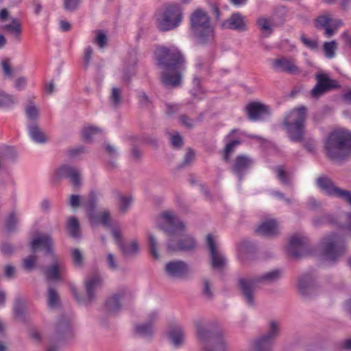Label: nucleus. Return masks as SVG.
I'll return each mask as SVG.
<instances>
[{
	"label": "nucleus",
	"instance_id": "nucleus-39",
	"mask_svg": "<svg viewBox=\"0 0 351 351\" xmlns=\"http://www.w3.org/2000/svg\"><path fill=\"white\" fill-rule=\"evenodd\" d=\"M102 147L110 158L108 162V167L111 169H115L117 166L115 160L118 156V152L117 149L108 142H104L102 145Z\"/></svg>",
	"mask_w": 351,
	"mask_h": 351
},
{
	"label": "nucleus",
	"instance_id": "nucleus-11",
	"mask_svg": "<svg viewBox=\"0 0 351 351\" xmlns=\"http://www.w3.org/2000/svg\"><path fill=\"white\" fill-rule=\"evenodd\" d=\"M306 119V108L299 106L290 111L285 117L283 125L289 132H302Z\"/></svg>",
	"mask_w": 351,
	"mask_h": 351
},
{
	"label": "nucleus",
	"instance_id": "nucleus-13",
	"mask_svg": "<svg viewBox=\"0 0 351 351\" xmlns=\"http://www.w3.org/2000/svg\"><path fill=\"white\" fill-rule=\"evenodd\" d=\"M311 252V250L309 247L307 238L300 237L295 235L291 237L287 247V254L289 257L294 259H300Z\"/></svg>",
	"mask_w": 351,
	"mask_h": 351
},
{
	"label": "nucleus",
	"instance_id": "nucleus-15",
	"mask_svg": "<svg viewBox=\"0 0 351 351\" xmlns=\"http://www.w3.org/2000/svg\"><path fill=\"white\" fill-rule=\"evenodd\" d=\"M297 286L300 294L305 298H311L319 291L315 276L312 272L302 274L298 278Z\"/></svg>",
	"mask_w": 351,
	"mask_h": 351
},
{
	"label": "nucleus",
	"instance_id": "nucleus-52",
	"mask_svg": "<svg viewBox=\"0 0 351 351\" xmlns=\"http://www.w3.org/2000/svg\"><path fill=\"white\" fill-rule=\"evenodd\" d=\"M0 252L3 256H11L15 252V247L8 241H3L0 243Z\"/></svg>",
	"mask_w": 351,
	"mask_h": 351
},
{
	"label": "nucleus",
	"instance_id": "nucleus-10",
	"mask_svg": "<svg viewBox=\"0 0 351 351\" xmlns=\"http://www.w3.org/2000/svg\"><path fill=\"white\" fill-rule=\"evenodd\" d=\"M244 112L249 121L264 122L269 119L273 110L267 104L259 101H253L245 105Z\"/></svg>",
	"mask_w": 351,
	"mask_h": 351
},
{
	"label": "nucleus",
	"instance_id": "nucleus-12",
	"mask_svg": "<svg viewBox=\"0 0 351 351\" xmlns=\"http://www.w3.org/2000/svg\"><path fill=\"white\" fill-rule=\"evenodd\" d=\"M62 178L69 179L71 184L76 191L82 186L80 170L75 167L68 165H61L54 172L51 178V182L53 183H57Z\"/></svg>",
	"mask_w": 351,
	"mask_h": 351
},
{
	"label": "nucleus",
	"instance_id": "nucleus-54",
	"mask_svg": "<svg viewBox=\"0 0 351 351\" xmlns=\"http://www.w3.org/2000/svg\"><path fill=\"white\" fill-rule=\"evenodd\" d=\"M36 262V256L34 255H29L23 261V268L27 271H32L35 266Z\"/></svg>",
	"mask_w": 351,
	"mask_h": 351
},
{
	"label": "nucleus",
	"instance_id": "nucleus-32",
	"mask_svg": "<svg viewBox=\"0 0 351 351\" xmlns=\"http://www.w3.org/2000/svg\"><path fill=\"white\" fill-rule=\"evenodd\" d=\"M313 223L316 227L327 224L341 230H344L345 228V223L339 222L337 216L332 214H324L316 217L313 219Z\"/></svg>",
	"mask_w": 351,
	"mask_h": 351
},
{
	"label": "nucleus",
	"instance_id": "nucleus-58",
	"mask_svg": "<svg viewBox=\"0 0 351 351\" xmlns=\"http://www.w3.org/2000/svg\"><path fill=\"white\" fill-rule=\"evenodd\" d=\"M16 152L13 147L9 146H5L1 153V156L3 159H8L10 160H14L16 158Z\"/></svg>",
	"mask_w": 351,
	"mask_h": 351
},
{
	"label": "nucleus",
	"instance_id": "nucleus-23",
	"mask_svg": "<svg viewBox=\"0 0 351 351\" xmlns=\"http://www.w3.org/2000/svg\"><path fill=\"white\" fill-rule=\"evenodd\" d=\"M271 67L276 72H282L291 75L300 73V70L296 65L295 60L284 56L272 60Z\"/></svg>",
	"mask_w": 351,
	"mask_h": 351
},
{
	"label": "nucleus",
	"instance_id": "nucleus-40",
	"mask_svg": "<svg viewBox=\"0 0 351 351\" xmlns=\"http://www.w3.org/2000/svg\"><path fill=\"white\" fill-rule=\"evenodd\" d=\"M19 219L14 210L11 211L6 217L4 223V228L7 233H12L16 231Z\"/></svg>",
	"mask_w": 351,
	"mask_h": 351
},
{
	"label": "nucleus",
	"instance_id": "nucleus-29",
	"mask_svg": "<svg viewBox=\"0 0 351 351\" xmlns=\"http://www.w3.org/2000/svg\"><path fill=\"white\" fill-rule=\"evenodd\" d=\"M332 22V15L330 13H324L316 17L314 21V25L316 29L324 30L325 37L330 38L335 34V30L331 26Z\"/></svg>",
	"mask_w": 351,
	"mask_h": 351
},
{
	"label": "nucleus",
	"instance_id": "nucleus-51",
	"mask_svg": "<svg viewBox=\"0 0 351 351\" xmlns=\"http://www.w3.org/2000/svg\"><path fill=\"white\" fill-rule=\"evenodd\" d=\"M337 49V43L335 40L326 42L324 44V51L326 58H332L335 56V51Z\"/></svg>",
	"mask_w": 351,
	"mask_h": 351
},
{
	"label": "nucleus",
	"instance_id": "nucleus-20",
	"mask_svg": "<svg viewBox=\"0 0 351 351\" xmlns=\"http://www.w3.org/2000/svg\"><path fill=\"white\" fill-rule=\"evenodd\" d=\"M316 80L317 84L311 91V95L314 98H318L323 94L340 86L337 81L329 78L324 73L317 74Z\"/></svg>",
	"mask_w": 351,
	"mask_h": 351
},
{
	"label": "nucleus",
	"instance_id": "nucleus-57",
	"mask_svg": "<svg viewBox=\"0 0 351 351\" xmlns=\"http://www.w3.org/2000/svg\"><path fill=\"white\" fill-rule=\"evenodd\" d=\"M257 25L263 33L269 35L272 32L271 27L267 19L261 18L258 19Z\"/></svg>",
	"mask_w": 351,
	"mask_h": 351
},
{
	"label": "nucleus",
	"instance_id": "nucleus-25",
	"mask_svg": "<svg viewBox=\"0 0 351 351\" xmlns=\"http://www.w3.org/2000/svg\"><path fill=\"white\" fill-rule=\"evenodd\" d=\"M237 249L239 258L243 264L254 258L256 248L255 244L251 241L247 239L241 241L237 245Z\"/></svg>",
	"mask_w": 351,
	"mask_h": 351
},
{
	"label": "nucleus",
	"instance_id": "nucleus-27",
	"mask_svg": "<svg viewBox=\"0 0 351 351\" xmlns=\"http://www.w3.org/2000/svg\"><path fill=\"white\" fill-rule=\"evenodd\" d=\"M347 247L345 243L335 244L327 242L323 248V255L329 261H336L339 256L346 253Z\"/></svg>",
	"mask_w": 351,
	"mask_h": 351
},
{
	"label": "nucleus",
	"instance_id": "nucleus-49",
	"mask_svg": "<svg viewBox=\"0 0 351 351\" xmlns=\"http://www.w3.org/2000/svg\"><path fill=\"white\" fill-rule=\"evenodd\" d=\"M148 239L149 254L154 258L158 260L160 258V255L157 250L158 243L156 239L152 234H149Z\"/></svg>",
	"mask_w": 351,
	"mask_h": 351
},
{
	"label": "nucleus",
	"instance_id": "nucleus-62",
	"mask_svg": "<svg viewBox=\"0 0 351 351\" xmlns=\"http://www.w3.org/2000/svg\"><path fill=\"white\" fill-rule=\"evenodd\" d=\"M1 65L2 67L3 74L8 77H13V70L10 65V59L3 60L1 62Z\"/></svg>",
	"mask_w": 351,
	"mask_h": 351
},
{
	"label": "nucleus",
	"instance_id": "nucleus-50",
	"mask_svg": "<svg viewBox=\"0 0 351 351\" xmlns=\"http://www.w3.org/2000/svg\"><path fill=\"white\" fill-rule=\"evenodd\" d=\"M240 144L241 141L238 139L232 140L226 144L224 149V154L223 157V159L225 162H229L230 154L234 151L235 147Z\"/></svg>",
	"mask_w": 351,
	"mask_h": 351
},
{
	"label": "nucleus",
	"instance_id": "nucleus-8",
	"mask_svg": "<svg viewBox=\"0 0 351 351\" xmlns=\"http://www.w3.org/2000/svg\"><path fill=\"white\" fill-rule=\"evenodd\" d=\"M73 336L74 333L69 317L65 315H61L54 324L49 344L58 346V344L66 343Z\"/></svg>",
	"mask_w": 351,
	"mask_h": 351
},
{
	"label": "nucleus",
	"instance_id": "nucleus-16",
	"mask_svg": "<svg viewBox=\"0 0 351 351\" xmlns=\"http://www.w3.org/2000/svg\"><path fill=\"white\" fill-rule=\"evenodd\" d=\"M165 220L163 223H158L157 228L162 230L166 234L172 237L174 234L184 232V224L174 216L170 211H165L161 214Z\"/></svg>",
	"mask_w": 351,
	"mask_h": 351
},
{
	"label": "nucleus",
	"instance_id": "nucleus-59",
	"mask_svg": "<svg viewBox=\"0 0 351 351\" xmlns=\"http://www.w3.org/2000/svg\"><path fill=\"white\" fill-rule=\"evenodd\" d=\"M302 143L304 148L306 149L308 152L313 153L315 152L316 143L314 138L311 137H306L305 136Z\"/></svg>",
	"mask_w": 351,
	"mask_h": 351
},
{
	"label": "nucleus",
	"instance_id": "nucleus-53",
	"mask_svg": "<svg viewBox=\"0 0 351 351\" xmlns=\"http://www.w3.org/2000/svg\"><path fill=\"white\" fill-rule=\"evenodd\" d=\"M14 104V99L12 95L4 92H0V108H9Z\"/></svg>",
	"mask_w": 351,
	"mask_h": 351
},
{
	"label": "nucleus",
	"instance_id": "nucleus-17",
	"mask_svg": "<svg viewBox=\"0 0 351 351\" xmlns=\"http://www.w3.org/2000/svg\"><path fill=\"white\" fill-rule=\"evenodd\" d=\"M165 272L170 278L186 279L191 271L188 263L182 260H173L166 263Z\"/></svg>",
	"mask_w": 351,
	"mask_h": 351
},
{
	"label": "nucleus",
	"instance_id": "nucleus-60",
	"mask_svg": "<svg viewBox=\"0 0 351 351\" xmlns=\"http://www.w3.org/2000/svg\"><path fill=\"white\" fill-rule=\"evenodd\" d=\"M80 1L81 0H64L63 8L67 12H73L78 8Z\"/></svg>",
	"mask_w": 351,
	"mask_h": 351
},
{
	"label": "nucleus",
	"instance_id": "nucleus-63",
	"mask_svg": "<svg viewBox=\"0 0 351 351\" xmlns=\"http://www.w3.org/2000/svg\"><path fill=\"white\" fill-rule=\"evenodd\" d=\"M95 43L98 45L100 48L104 47L107 43L106 35L102 31H97Z\"/></svg>",
	"mask_w": 351,
	"mask_h": 351
},
{
	"label": "nucleus",
	"instance_id": "nucleus-56",
	"mask_svg": "<svg viewBox=\"0 0 351 351\" xmlns=\"http://www.w3.org/2000/svg\"><path fill=\"white\" fill-rule=\"evenodd\" d=\"M204 287L202 291V295L208 300H211L214 294L211 289L210 282L208 279L203 280Z\"/></svg>",
	"mask_w": 351,
	"mask_h": 351
},
{
	"label": "nucleus",
	"instance_id": "nucleus-18",
	"mask_svg": "<svg viewBox=\"0 0 351 351\" xmlns=\"http://www.w3.org/2000/svg\"><path fill=\"white\" fill-rule=\"evenodd\" d=\"M197 247L195 238L191 234H186L183 237L175 241L172 238L167 240V252H190Z\"/></svg>",
	"mask_w": 351,
	"mask_h": 351
},
{
	"label": "nucleus",
	"instance_id": "nucleus-7",
	"mask_svg": "<svg viewBox=\"0 0 351 351\" xmlns=\"http://www.w3.org/2000/svg\"><path fill=\"white\" fill-rule=\"evenodd\" d=\"M86 295H80L75 285H70L71 292L80 304L88 305L95 300V291L103 285V278L98 272H94L84 282Z\"/></svg>",
	"mask_w": 351,
	"mask_h": 351
},
{
	"label": "nucleus",
	"instance_id": "nucleus-6",
	"mask_svg": "<svg viewBox=\"0 0 351 351\" xmlns=\"http://www.w3.org/2000/svg\"><path fill=\"white\" fill-rule=\"evenodd\" d=\"M156 24L162 32L178 27L182 21V12L178 4H169L155 13Z\"/></svg>",
	"mask_w": 351,
	"mask_h": 351
},
{
	"label": "nucleus",
	"instance_id": "nucleus-46",
	"mask_svg": "<svg viewBox=\"0 0 351 351\" xmlns=\"http://www.w3.org/2000/svg\"><path fill=\"white\" fill-rule=\"evenodd\" d=\"M133 141V143L131 145V148L130 150V157L132 161L134 163H140L143 156V151L135 144Z\"/></svg>",
	"mask_w": 351,
	"mask_h": 351
},
{
	"label": "nucleus",
	"instance_id": "nucleus-30",
	"mask_svg": "<svg viewBox=\"0 0 351 351\" xmlns=\"http://www.w3.org/2000/svg\"><path fill=\"white\" fill-rule=\"evenodd\" d=\"M97 203V194L94 191H90L88 199L84 203L86 209L87 217L92 224H95L99 221L98 215L95 212Z\"/></svg>",
	"mask_w": 351,
	"mask_h": 351
},
{
	"label": "nucleus",
	"instance_id": "nucleus-44",
	"mask_svg": "<svg viewBox=\"0 0 351 351\" xmlns=\"http://www.w3.org/2000/svg\"><path fill=\"white\" fill-rule=\"evenodd\" d=\"M70 255L72 263L75 267L81 268L84 266V257L80 249H71Z\"/></svg>",
	"mask_w": 351,
	"mask_h": 351
},
{
	"label": "nucleus",
	"instance_id": "nucleus-47",
	"mask_svg": "<svg viewBox=\"0 0 351 351\" xmlns=\"http://www.w3.org/2000/svg\"><path fill=\"white\" fill-rule=\"evenodd\" d=\"M195 154L191 148H187L186 153L184 156V158L183 161L179 164L177 167L178 169H184L186 167H189L192 165V163L195 161Z\"/></svg>",
	"mask_w": 351,
	"mask_h": 351
},
{
	"label": "nucleus",
	"instance_id": "nucleus-33",
	"mask_svg": "<svg viewBox=\"0 0 351 351\" xmlns=\"http://www.w3.org/2000/svg\"><path fill=\"white\" fill-rule=\"evenodd\" d=\"M168 338L175 347H179L183 343L184 331L181 326H176L170 328L167 333Z\"/></svg>",
	"mask_w": 351,
	"mask_h": 351
},
{
	"label": "nucleus",
	"instance_id": "nucleus-55",
	"mask_svg": "<svg viewBox=\"0 0 351 351\" xmlns=\"http://www.w3.org/2000/svg\"><path fill=\"white\" fill-rule=\"evenodd\" d=\"M170 144L173 149H181L184 145L183 138L179 133H175L170 136Z\"/></svg>",
	"mask_w": 351,
	"mask_h": 351
},
{
	"label": "nucleus",
	"instance_id": "nucleus-64",
	"mask_svg": "<svg viewBox=\"0 0 351 351\" xmlns=\"http://www.w3.org/2000/svg\"><path fill=\"white\" fill-rule=\"evenodd\" d=\"M300 40L306 47L311 49H315L317 48V43L315 40L310 39L304 35L300 37Z\"/></svg>",
	"mask_w": 351,
	"mask_h": 351
},
{
	"label": "nucleus",
	"instance_id": "nucleus-3",
	"mask_svg": "<svg viewBox=\"0 0 351 351\" xmlns=\"http://www.w3.org/2000/svg\"><path fill=\"white\" fill-rule=\"evenodd\" d=\"M324 152L330 160L342 162L351 157V133H328Z\"/></svg>",
	"mask_w": 351,
	"mask_h": 351
},
{
	"label": "nucleus",
	"instance_id": "nucleus-35",
	"mask_svg": "<svg viewBox=\"0 0 351 351\" xmlns=\"http://www.w3.org/2000/svg\"><path fill=\"white\" fill-rule=\"evenodd\" d=\"M66 229L68 234L73 239L81 238L80 222L76 217H71L69 218Z\"/></svg>",
	"mask_w": 351,
	"mask_h": 351
},
{
	"label": "nucleus",
	"instance_id": "nucleus-1",
	"mask_svg": "<svg viewBox=\"0 0 351 351\" xmlns=\"http://www.w3.org/2000/svg\"><path fill=\"white\" fill-rule=\"evenodd\" d=\"M157 64L162 69V82L165 86H177L181 82V71L184 69V58L176 47L157 49Z\"/></svg>",
	"mask_w": 351,
	"mask_h": 351
},
{
	"label": "nucleus",
	"instance_id": "nucleus-38",
	"mask_svg": "<svg viewBox=\"0 0 351 351\" xmlns=\"http://www.w3.org/2000/svg\"><path fill=\"white\" fill-rule=\"evenodd\" d=\"M119 249L124 258L135 256L139 252V245L136 241H133L130 245L121 243Z\"/></svg>",
	"mask_w": 351,
	"mask_h": 351
},
{
	"label": "nucleus",
	"instance_id": "nucleus-61",
	"mask_svg": "<svg viewBox=\"0 0 351 351\" xmlns=\"http://www.w3.org/2000/svg\"><path fill=\"white\" fill-rule=\"evenodd\" d=\"M97 214L99 217V221L96 224L101 223L106 227L110 226V215L109 211L105 210Z\"/></svg>",
	"mask_w": 351,
	"mask_h": 351
},
{
	"label": "nucleus",
	"instance_id": "nucleus-21",
	"mask_svg": "<svg viewBox=\"0 0 351 351\" xmlns=\"http://www.w3.org/2000/svg\"><path fill=\"white\" fill-rule=\"evenodd\" d=\"M206 243L210 250L212 268L219 271H223L226 267L227 261L226 257L217 251L214 238L211 234L207 235Z\"/></svg>",
	"mask_w": 351,
	"mask_h": 351
},
{
	"label": "nucleus",
	"instance_id": "nucleus-41",
	"mask_svg": "<svg viewBox=\"0 0 351 351\" xmlns=\"http://www.w3.org/2000/svg\"><path fill=\"white\" fill-rule=\"evenodd\" d=\"M13 311L14 315L21 321L25 320V302L20 296L15 298Z\"/></svg>",
	"mask_w": 351,
	"mask_h": 351
},
{
	"label": "nucleus",
	"instance_id": "nucleus-9",
	"mask_svg": "<svg viewBox=\"0 0 351 351\" xmlns=\"http://www.w3.org/2000/svg\"><path fill=\"white\" fill-rule=\"evenodd\" d=\"M316 184L326 195L340 199L351 206V191L338 187L330 178L325 176L319 177Z\"/></svg>",
	"mask_w": 351,
	"mask_h": 351
},
{
	"label": "nucleus",
	"instance_id": "nucleus-37",
	"mask_svg": "<svg viewBox=\"0 0 351 351\" xmlns=\"http://www.w3.org/2000/svg\"><path fill=\"white\" fill-rule=\"evenodd\" d=\"M134 332L136 335L151 340L154 337V328L150 324L146 322L135 326Z\"/></svg>",
	"mask_w": 351,
	"mask_h": 351
},
{
	"label": "nucleus",
	"instance_id": "nucleus-42",
	"mask_svg": "<svg viewBox=\"0 0 351 351\" xmlns=\"http://www.w3.org/2000/svg\"><path fill=\"white\" fill-rule=\"evenodd\" d=\"M119 198V210L122 214H125L130 209L131 204L133 201V198L131 195L125 196L121 195L120 193H117Z\"/></svg>",
	"mask_w": 351,
	"mask_h": 351
},
{
	"label": "nucleus",
	"instance_id": "nucleus-4",
	"mask_svg": "<svg viewBox=\"0 0 351 351\" xmlns=\"http://www.w3.org/2000/svg\"><path fill=\"white\" fill-rule=\"evenodd\" d=\"M282 276V270L276 269L263 275L250 277L240 278L237 280V285L241 295L246 303L250 306H255L254 293L259 284H270L277 282Z\"/></svg>",
	"mask_w": 351,
	"mask_h": 351
},
{
	"label": "nucleus",
	"instance_id": "nucleus-31",
	"mask_svg": "<svg viewBox=\"0 0 351 351\" xmlns=\"http://www.w3.org/2000/svg\"><path fill=\"white\" fill-rule=\"evenodd\" d=\"M47 281L58 282L62 280L60 274V267L58 263V258L53 260V263L47 266L40 267Z\"/></svg>",
	"mask_w": 351,
	"mask_h": 351
},
{
	"label": "nucleus",
	"instance_id": "nucleus-48",
	"mask_svg": "<svg viewBox=\"0 0 351 351\" xmlns=\"http://www.w3.org/2000/svg\"><path fill=\"white\" fill-rule=\"evenodd\" d=\"M110 101L114 108H117L122 101V90L119 88L113 87L110 95Z\"/></svg>",
	"mask_w": 351,
	"mask_h": 351
},
{
	"label": "nucleus",
	"instance_id": "nucleus-5",
	"mask_svg": "<svg viewBox=\"0 0 351 351\" xmlns=\"http://www.w3.org/2000/svg\"><path fill=\"white\" fill-rule=\"evenodd\" d=\"M191 29L195 36L202 43L214 38L215 30L207 12L202 9L195 10L190 17Z\"/></svg>",
	"mask_w": 351,
	"mask_h": 351
},
{
	"label": "nucleus",
	"instance_id": "nucleus-26",
	"mask_svg": "<svg viewBox=\"0 0 351 351\" xmlns=\"http://www.w3.org/2000/svg\"><path fill=\"white\" fill-rule=\"evenodd\" d=\"M221 27L239 32L247 29L245 17L240 12L232 13L228 19L221 23Z\"/></svg>",
	"mask_w": 351,
	"mask_h": 351
},
{
	"label": "nucleus",
	"instance_id": "nucleus-45",
	"mask_svg": "<svg viewBox=\"0 0 351 351\" xmlns=\"http://www.w3.org/2000/svg\"><path fill=\"white\" fill-rule=\"evenodd\" d=\"M130 139L134 143L149 145L154 149H157L158 147L157 139L153 137H140L138 136H132L130 137Z\"/></svg>",
	"mask_w": 351,
	"mask_h": 351
},
{
	"label": "nucleus",
	"instance_id": "nucleus-19",
	"mask_svg": "<svg viewBox=\"0 0 351 351\" xmlns=\"http://www.w3.org/2000/svg\"><path fill=\"white\" fill-rule=\"evenodd\" d=\"M30 248L32 252H36L40 248L45 250V255L50 256L52 260H56V254L54 250V242L48 234H39L35 237L30 242Z\"/></svg>",
	"mask_w": 351,
	"mask_h": 351
},
{
	"label": "nucleus",
	"instance_id": "nucleus-14",
	"mask_svg": "<svg viewBox=\"0 0 351 351\" xmlns=\"http://www.w3.org/2000/svg\"><path fill=\"white\" fill-rule=\"evenodd\" d=\"M279 330L277 322L271 321L267 332L254 341V351H271L274 341L279 335Z\"/></svg>",
	"mask_w": 351,
	"mask_h": 351
},
{
	"label": "nucleus",
	"instance_id": "nucleus-28",
	"mask_svg": "<svg viewBox=\"0 0 351 351\" xmlns=\"http://www.w3.org/2000/svg\"><path fill=\"white\" fill-rule=\"evenodd\" d=\"M256 234L264 237H274L280 234L278 224L275 219L263 221L256 229Z\"/></svg>",
	"mask_w": 351,
	"mask_h": 351
},
{
	"label": "nucleus",
	"instance_id": "nucleus-43",
	"mask_svg": "<svg viewBox=\"0 0 351 351\" xmlns=\"http://www.w3.org/2000/svg\"><path fill=\"white\" fill-rule=\"evenodd\" d=\"M60 303V295L58 291L53 287H49L47 291V304L51 308L58 306Z\"/></svg>",
	"mask_w": 351,
	"mask_h": 351
},
{
	"label": "nucleus",
	"instance_id": "nucleus-24",
	"mask_svg": "<svg viewBox=\"0 0 351 351\" xmlns=\"http://www.w3.org/2000/svg\"><path fill=\"white\" fill-rule=\"evenodd\" d=\"M125 296V291L119 290L108 297L105 301L104 309L109 315H116L121 309V300Z\"/></svg>",
	"mask_w": 351,
	"mask_h": 351
},
{
	"label": "nucleus",
	"instance_id": "nucleus-2",
	"mask_svg": "<svg viewBox=\"0 0 351 351\" xmlns=\"http://www.w3.org/2000/svg\"><path fill=\"white\" fill-rule=\"evenodd\" d=\"M197 339L202 344V350L205 347H210L213 344V349H220L222 351L227 350L228 346L223 332L219 324L215 321H206L197 319L194 322Z\"/></svg>",
	"mask_w": 351,
	"mask_h": 351
},
{
	"label": "nucleus",
	"instance_id": "nucleus-34",
	"mask_svg": "<svg viewBox=\"0 0 351 351\" xmlns=\"http://www.w3.org/2000/svg\"><path fill=\"white\" fill-rule=\"evenodd\" d=\"M273 170L276 173L277 178L280 180L282 184L293 189L292 177L287 171H285L284 166H275L273 167Z\"/></svg>",
	"mask_w": 351,
	"mask_h": 351
},
{
	"label": "nucleus",
	"instance_id": "nucleus-22",
	"mask_svg": "<svg viewBox=\"0 0 351 351\" xmlns=\"http://www.w3.org/2000/svg\"><path fill=\"white\" fill-rule=\"evenodd\" d=\"M254 163V160L249 156L243 154L238 155L230 168V171L241 182Z\"/></svg>",
	"mask_w": 351,
	"mask_h": 351
},
{
	"label": "nucleus",
	"instance_id": "nucleus-36",
	"mask_svg": "<svg viewBox=\"0 0 351 351\" xmlns=\"http://www.w3.org/2000/svg\"><path fill=\"white\" fill-rule=\"evenodd\" d=\"M3 29L11 34L14 38L19 39L22 34V25L19 19L12 18L11 22L2 27Z\"/></svg>",
	"mask_w": 351,
	"mask_h": 351
}]
</instances>
